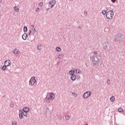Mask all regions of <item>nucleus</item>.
Listing matches in <instances>:
<instances>
[{"label": "nucleus", "mask_w": 125, "mask_h": 125, "mask_svg": "<svg viewBox=\"0 0 125 125\" xmlns=\"http://www.w3.org/2000/svg\"><path fill=\"white\" fill-rule=\"evenodd\" d=\"M92 62L94 65H96V66H98L99 67H100V66L102 65L101 60L98 59V58L96 56H93Z\"/></svg>", "instance_id": "f257e3e1"}, {"label": "nucleus", "mask_w": 125, "mask_h": 125, "mask_svg": "<svg viewBox=\"0 0 125 125\" xmlns=\"http://www.w3.org/2000/svg\"><path fill=\"white\" fill-rule=\"evenodd\" d=\"M114 17V12L113 10L108 11L106 12V17L107 19H112Z\"/></svg>", "instance_id": "f03ea898"}, {"label": "nucleus", "mask_w": 125, "mask_h": 125, "mask_svg": "<svg viewBox=\"0 0 125 125\" xmlns=\"http://www.w3.org/2000/svg\"><path fill=\"white\" fill-rule=\"evenodd\" d=\"M122 40H123V35H122V33H119L115 36V42H122Z\"/></svg>", "instance_id": "7ed1b4c3"}, {"label": "nucleus", "mask_w": 125, "mask_h": 125, "mask_svg": "<svg viewBox=\"0 0 125 125\" xmlns=\"http://www.w3.org/2000/svg\"><path fill=\"white\" fill-rule=\"evenodd\" d=\"M103 48L104 49V50H107V49H108L110 46L111 45H110V43H109L108 42L105 41L104 42L103 44Z\"/></svg>", "instance_id": "20e7f679"}, {"label": "nucleus", "mask_w": 125, "mask_h": 125, "mask_svg": "<svg viewBox=\"0 0 125 125\" xmlns=\"http://www.w3.org/2000/svg\"><path fill=\"white\" fill-rule=\"evenodd\" d=\"M90 95H91V92L87 91L83 94V97L84 99H86V98H88Z\"/></svg>", "instance_id": "39448f33"}, {"label": "nucleus", "mask_w": 125, "mask_h": 125, "mask_svg": "<svg viewBox=\"0 0 125 125\" xmlns=\"http://www.w3.org/2000/svg\"><path fill=\"white\" fill-rule=\"evenodd\" d=\"M37 83V81L36 80V77H33L29 80V84L30 85H33V84H35V83Z\"/></svg>", "instance_id": "423d86ee"}, {"label": "nucleus", "mask_w": 125, "mask_h": 125, "mask_svg": "<svg viewBox=\"0 0 125 125\" xmlns=\"http://www.w3.org/2000/svg\"><path fill=\"white\" fill-rule=\"evenodd\" d=\"M56 3V0H52L49 1L48 5L49 7H50V8H52L54 5H55V4Z\"/></svg>", "instance_id": "0eeeda50"}, {"label": "nucleus", "mask_w": 125, "mask_h": 125, "mask_svg": "<svg viewBox=\"0 0 125 125\" xmlns=\"http://www.w3.org/2000/svg\"><path fill=\"white\" fill-rule=\"evenodd\" d=\"M49 95V97L47 98V100H51V99L53 100L55 98V95L54 93H50Z\"/></svg>", "instance_id": "6e6552de"}, {"label": "nucleus", "mask_w": 125, "mask_h": 125, "mask_svg": "<svg viewBox=\"0 0 125 125\" xmlns=\"http://www.w3.org/2000/svg\"><path fill=\"white\" fill-rule=\"evenodd\" d=\"M35 33H36V28H32L31 29H30L29 30L28 35L29 36H31V35H33V36H34V35H35Z\"/></svg>", "instance_id": "1a4fd4ad"}, {"label": "nucleus", "mask_w": 125, "mask_h": 125, "mask_svg": "<svg viewBox=\"0 0 125 125\" xmlns=\"http://www.w3.org/2000/svg\"><path fill=\"white\" fill-rule=\"evenodd\" d=\"M4 65L8 67V66H10V65H11V62H10V60H6L4 62Z\"/></svg>", "instance_id": "9d476101"}, {"label": "nucleus", "mask_w": 125, "mask_h": 125, "mask_svg": "<svg viewBox=\"0 0 125 125\" xmlns=\"http://www.w3.org/2000/svg\"><path fill=\"white\" fill-rule=\"evenodd\" d=\"M28 38V34L27 33H24L22 35V39L24 41H26L27 39Z\"/></svg>", "instance_id": "9b49d317"}, {"label": "nucleus", "mask_w": 125, "mask_h": 125, "mask_svg": "<svg viewBox=\"0 0 125 125\" xmlns=\"http://www.w3.org/2000/svg\"><path fill=\"white\" fill-rule=\"evenodd\" d=\"M22 111L23 112L29 113V112L30 111V109L28 107H23Z\"/></svg>", "instance_id": "f8f14e48"}, {"label": "nucleus", "mask_w": 125, "mask_h": 125, "mask_svg": "<svg viewBox=\"0 0 125 125\" xmlns=\"http://www.w3.org/2000/svg\"><path fill=\"white\" fill-rule=\"evenodd\" d=\"M13 52L14 54H18V52H19V50L17 48H15L13 50Z\"/></svg>", "instance_id": "ddd939ff"}, {"label": "nucleus", "mask_w": 125, "mask_h": 125, "mask_svg": "<svg viewBox=\"0 0 125 125\" xmlns=\"http://www.w3.org/2000/svg\"><path fill=\"white\" fill-rule=\"evenodd\" d=\"M69 74L70 76H74L75 75V70H70Z\"/></svg>", "instance_id": "4468645a"}, {"label": "nucleus", "mask_w": 125, "mask_h": 125, "mask_svg": "<svg viewBox=\"0 0 125 125\" xmlns=\"http://www.w3.org/2000/svg\"><path fill=\"white\" fill-rule=\"evenodd\" d=\"M64 57V54H59L58 55L59 59H62Z\"/></svg>", "instance_id": "2eb2a0df"}, {"label": "nucleus", "mask_w": 125, "mask_h": 125, "mask_svg": "<svg viewBox=\"0 0 125 125\" xmlns=\"http://www.w3.org/2000/svg\"><path fill=\"white\" fill-rule=\"evenodd\" d=\"M71 81H76V75H72L71 77Z\"/></svg>", "instance_id": "dca6fc26"}, {"label": "nucleus", "mask_w": 125, "mask_h": 125, "mask_svg": "<svg viewBox=\"0 0 125 125\" xmlns=\"http://www.w3.org/2000/svg\"><path fill=\"white\" fill-rule=\"evenodd\" d=\"M28 31V27H27V26H24L23 27V32L24 33H26Z\"/></svg>", "instance_id": "f3484780"}, {"label": "nucleus", "mask_w": 125, "mask_h": 125, "mask_svg": "<svg viewBox=\"0 0 125 125\" xmlns=\"http://www.w3.org/2000/svg\"><path fill=\"white\" fill-rule=\"evenodd\" d=\"M14 9L15 10L16 12H19V8H18V7L15 6Z\"/></svg>", "instance_id": "a211bd4d"}, {"label": "nucleus", "mask_w": 125, "mask_h": 125, "mask_svg": "<svg viewBox=\"0 0 125 125\" xmlns=\"http://www.w3.org/2000/svg\"><path fill=\"white\" fill-rule=\"evenodd\" d=\"M56 50L58 52L61 51V48L60 47H56Z\"/></svg>", "instance_id": "6ab92c4d"}, {"label": "nucleus", "mask_w": 125, "mask_h": 125, "mask_svg": "<svg viewBox=\"0 0 125 125\" xmlns=\"http://www.w3.org/2000/svg\"><path fill=\"white\" fill-rule=\"evenodd\" d=\"M75 71L77 74H79V75H81V74H82V72H80V69H76Z\"/></svg>", "instance_id": "aec40b11"}, {"label": "nucleus", "mask_w": 125, "mask_h": 125, "mask_svg": "<svg viewBox=\"0 0 125 125\" xmlns=\"http://www.w3.org/2000/svg\"><path fill=\"white\" fill-rule=\"evenodd\" d=\"M6 67L7 66L4 64V65L2 66V70H3V71H5L6 69Z\"/></svg>", "instance_id": "412c9836"}, {"label": "nucleus", "mask_w": 125, "mask_h": 125, "mask_svg": "<svg viewBox=\"0 0 125 125\" xmlns=\"http://www.w3.org/2000/svg\"><path fill=\"white\" fill-rule=\"evenodd\" d=\"M107 10H106V11L103 10L102 11V14H103V15H105V14H107Z\"/></svg>", "instance_id": "4be33fe9"}, {"label": "nucleus", "mask_w": 125, "mask_h": 125, "mask_svg": "<svg viewBox=\"0 0 125 125\" xmlns=\"http://www.w3.org/2000/svg\"><path fill=\"white\" fill-rule=\"evenodd\" d=\"M110 100L111 102H114L115 101V98H114V96H112L110 98Z\"/></svg>", "instance_id": "5701e85b"}, {"label": "nucleus", "mask_w": 125, "mask_h": 125, "mask_svg": "<svg viewBox=\"0 0 125 125\" xmlns=\"http://www.w3.org/2000/svg\"><path fill=\"white\" fill-rule=\"evenodd\" d=\"M70 117L69 115L65 116V119H66V121H69V120H70Z\"/></svg>", "instance_id": "b1692460"}, {"label": "nucleus", "mask_w": 125, "mask_h": 125, "mask_svg": "<svg viewBox=\"0 0 125 125\" xmlns=\"http://www.w3.org/2000/svg\"><path fill=\"white\" fill-rule=\"evenodd\" d=\"M11 108H14V104H13V102H11V104H10Z\"/></svg>", "instance_id": "393cba45"}, {"label": "nucleus", "mask_w": 125, "mask_h": 125, "mask_svg": "<svg viewBox=\"0 0 125 125\" xmlns=\"http://www.w3.org/2000/svg\"><path fill=\"white\" fill-rule=\"evenodd\" d=\"M124 111V109L123 108H118V112H120V113H122V112Z\"/></svg>", "instance_id": "a878e982"}, {"label": "nucleus", "mask_w": 125, "mask_h": 125, "mask_svg": "<svg viewBox=\"0 0 125 125\" xmlns=\"http://www.w3.org/2000/svg\"><path fill=\"white\" fill-rule=\"evenodd\" d=\"M19 118H20V119H23V118H24V117L23 116L22 114L20 113L19 114Z\"/></svg>", "instance_id": "bb28decb"}, {"label": "nucleus", "mask_w": 125, "mask_h": 125, "mask_svg": "<svg viewBox=\"0 0 125 125\" xmlns=\"http://www.w3.org/2000/svg\"><path fill=\"white\" fill-rule=\"evenodd\" d=\"M42 5H43V2H41L39 4V6L40 7L42 6Z\"/></svg>", "instance_id": "cd10ccee"}, {"label": "nucleus", "mask_w": 125, "mask_h": 125, "mask_svg": "<svg viewBox=\"0 0 125 125\" xmlns=\"http://www.w3.org/2000/svg\"><path fill=\"white\" fill-rule=\"evenodd\" d=\"M72 95L73 96H75V97H77V96H78V94L75 92H72Z\"/></svg>", "instance_id": "c85d7f7f"}, {"label": "nucleus", "mask_w": 125, "mask_h": 125, "mask_svg": "<svg viewBox=\"0 0 125 125\" xmlns=\"http://www.w3.org/2000/svg\"><path fill=\"white\" fill-rule=\"evenodd\" d=\"M48 111H49L48 108H46L45 109V111H44L45 114H47V112H48Z\"/></svg>", "instance_id": "c756f323"}, {"label": "nucleus", "mask_w": 125, "mask_h": 125, "mask_svg": "<svg viewBox=\"0 0 125 125\" xmlns=\"http://www.w3.org/2000/svg\"><path fill=\"white\" fill-rule=\"evenodd\" d=\"M12 125H17V123L14 122V121H12Z\"/></svg>", "instance_id": "7c9ffc66"}, {"label": "nucleus", "mask_w": 125, "mask_h": 125, "mask_svg": "<svg viewBox=\"0 0 125 125\" xmlns=\"http://www.w3.org/2000/svg\"><path fill=\"white\" fill-rule=\"evenodd\" d=\"M21 112V115H23V114H24V111H23V109H21L20 110Z\"/></svg>", "instance_id": "2f4dec72"}, {"label": "nucleus", "mask_w": 125, "mask_h": 125, "mask_svg": "<svg viewBox=\"0 0 125 125\" xmlns=\"http://www.w3.org/2000/svg\"><path fill=\"white\" fill-rule=\"evenodd\" d=\"M27 113L26 112H24L23 113V116H27Z\"/></svg>", "instance_id": "473e14b6"}, {"label": "nucleus", "mask_w": 125, "mask_h": 125, "mask_svg": "<svg viewBox=\"0 0 125 125\" xmlns=\"http://www.w3.org/2000/svg\"><path fill=\"white\" fill-rule=\"evenodd\" d=\"M37 49H38V50H41L42 49V48H39V45H37Z\"/></svg>", "instance_id": "72a5a7b5"}, {"label": "nucleus", "mask_w": 125, "mask_h": 125, "mask_svg": "<svg viewBox=\"0 0 125 125\" xmlns=\"http://www.w3.org/2000/svg\"><path fill=\"white\" fill-rule=\"evenodd\" d=\"M107 83L108 84H110V80H107Z\"/></svg>", "instance_id": "f704fd0d"}, {"label": "nucleus", "mask_w": 125, "mask_h": 125, "mask_svg": "<svg viewBox=\"0 0 125 125\" xmlns=\"http://www.w3.org/2000/svg\"><path fill=\"white\" fill-rule=\"evenodd\" d=\"M116 0H111V1L113 3H115V2H116Z\"/></svg>", "instance_id": "c9c22d12"}, {"label": "nucleus", "mask_w": 125, "mask_h": 125, "mask_svg": "<svg viewBox=\"0 0 125 125\" xmlns=\"http://www.w3.org/2000/svg\"><path fill=\"white\" fill-rule=\"evenodd\" d=\"M39 9H40V8L39 7L36 8V12L38 11V10H39Z\"/></svg>", "instance_id": "e433bc0d"}, {"label": "nucleus", "mask_w": 125, "mask_h": 125, "mask_svg": "<svg viewBox=\"0 0 125 125\" xmlns=\"http://www.w3.org/2000/svg\"><path fill=\"white\" fill-rule=\"evenodd\" d=\"M97 51H95V52H94V54H95V55H96V54H97Z\"/></svg>", "instance_id": "4c0bfd02"}, {"label": "nucleus", "mask_w": 125, "mask_h": 125, "mask_svg": "<svg viewBox=\"0 0 125 125\" xmlns=\"http://www.w3.org/2000/svg\"><path fill=\"white\" fill-rule=\"evenodd\" d=\"M84 14H87V12L86 11H84Z\"/></svg>", "instance_id": "58836bf2"}, {"label": "nucleus", "mask_w": 125, "mask_h": 125, "mask_svg": "<svg viewBox=\"0 0 125 125\" xmlns=\"http://www.w3.org/2000/svg\"><path fill=\"white\" fill-rule=\"evenodd\" d=\"M78 29H82V27H81L80 26H78Z\"/></svg>", "instance_id": "ea45409f"}, {"label": "nucleus", "mask_w": 125, "mask_h": 125, "mask_svg": "<svg viewBox=\"0 0 125 125\" xmlns=\"http://www.w3.org/2000/svg\"><path fill=\"white\" fill-rule=\"evenodd\" d=\"M46 11H48V9H46Z\"/></svg>", "instance_id": "a19ab883"}, {"label": "nucleus", "mask_w": 125, "mask_h": 125, "mask_svg": "<svg viewBox=\"0 0 125 125\" xmlns=\"http://www.w3.org/2000/svg\"><path fill=\"white\" fill-rule=\"evenodd\" d=\"M46 98H47V96H46Z\"/></svg>", "instance_id": "79ce46f5"}]
</instances>
